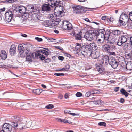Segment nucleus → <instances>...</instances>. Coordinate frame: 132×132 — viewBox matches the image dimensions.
Returning a JSON list of instances; mask_svg holds the SVG:
<instances>
[{
  "instance_id": "f257e3e1",
  "label": "nucleus",
  "mask_w": 132,
  "mask_h": 132,
  "mask_svg": "<svg viewBox=\"0 0 132 132\" xmlns=\"http://www.w3.org/2000/svg\"><path fill=\"white\" fill-rule=\"evenodd\" d=\"M11 119L13 121L11 124H4L1 132H19L20 130L23 129L24 124L23 122L22 118L14 116H12Z\"/></svg>"
},
{
  "instance_id": "f03ea898",
  "label": "nucleus",
  "mask_w": 132,
  "mask_h": 132,
  "mask_svg": "<svg viewBox=\"0 0 132 132\" xmlns=\"http://www.w3.org/2000/svg\"><path fill=\"white\" fill-rule=\"evenodd\" d=\"M60 0H49L48 3L52 7H55L58 9L55 12V14L58 17H61L64 15V5L61 3Z\"/></svg>"
},
{
  "instance_id": "7ed1b4c3",
  "label": "nucleus",
  "mask_w": 132,
  "mask_h": 132,
  "mask_svg": "<svg viewBox=\"0 0 132 132\" xmlns=\"http://www.w3.org/2000/svg\"><path fill=\"white\" fill-rule=\"evenodd\" d=\"M81 52L84 57H86L91 55L92 51L89 44L87 43V45L82 46Z\"/></svg>"
},
{
  "instance_id": "20e7f679",
  "label": "nucleus",
  "mask_w": 132,
  "mask_h": 132,
  "mask_svg": "<svg viewBox=\"0 0 132 132\" xmlns=\"http://www.w3.org/2000/svg\"><path fill=\"white\" fill-rule=\"evenodd\" d=\"M72 8L73 9V13L77 14H82L88 10H91L89 9H92L76 5L72 6Z\"/></svg>"
},
{
  "instance_id": "39448f33",
  "label": "nucleus",
  "mask_w": 132,
  "mask_h": 132,
  "mask_svg": "<svg viewBox=\"0 0 132 132\" xmlns=\"http://www.w3.org/2000/svg\"><path fill=\"white\" fill-rule=\"evenodd\" d=\"M129 17L128 16L123 13L120 15L119 20V23L121 25H123L125 23H127L129 20Z\"/></svg>"
},
{
  "instance_id": "423d86ee",
  "label": "nucleus",
  "mask_w": 132,
  "mask_h": 132,
  "mask_svg": "<svg viewBox=\"0 0 132 132\" xmlns=\"http://www.w3.org/2000/svg\"><path fill=\"white\" fill-rule=\"evenodd\" d=\"M62 23L61 27L63 29L70 30L72 29V26L68 21H63Z\"/></svg>"
},
{
  "instance_id": "0eeeda50",
  "label": "nucleus",
  "mask_w": 132,
  "mask_h": 132,
  "mask_svg": "<svg viewBox=\"0 0 132 132\" xmlns=\"http://www.w3.org/2000/svg\"><path fill=\"white\" fill-rule=\"evenodd\" d=\"M27 11H28V12H25L23 13V17L24 19H26L28 18L29 16V13H32L34 12V7L33 6H29L28 7V8L27 9Z\"/></svg>"
},
{
  "instance_id": "6e6552de",
  "label": "nucleus",
  "mask_w": 132,
  "mask_h": 132,
  "mask_svg": "<svg viewBox=\"0 0 132 132\" xmlns=\"http://www.w3.org/2000/svg\"><path fill=\"white\" fill-rule=\"evenodd\" d=\"M126 36H127L126 35H123L119 37L117 44L118 45L120 46L127 41Z\"/></svg>"
},
{
  "instance_id": "1a4fd4ad",
  "label": "nucleus",
  "mask_w": 132,
  "mask_h": 132,
  "mask_svg": "<svg viewBox=\"0 0 132 132\" xmlns=\"http://www.w3.org/2000/svg\"><path fill=\"white\" fill-rule=\"evenodd\" d=\"M115 47L114 45H105L103 46L104 50L108 53L115 50Z\"/></svg>"
},
{
  "instance_id": "9d476101",
  "label": "nucleus",
  "mask_w": 132,
  "mask_h": 132,
  "mask_svg": "<svg viewBox=\"0 0 132 132\" xmlns=\"http://www.w3.org/2000/svg\"><path fill=\"white\" fill-rule=\"evenodd\" d=\"M109 64L112 67L115 69L117 68L118 65V63L116 60L114 59H112L109 62Z\"/></svg>"
},
{
  "instance_id": "9b49d317",
  "label": "nucleus",
  "mask_w": 132,
  "mask_h": 132,
  "mask_svg": "<svg viewBox=\"0 0 132 132\" xmlns=\"http://www.w3.org/2000/svg\"><path fill=\"white\" fill-rule=\"evenodd\" d=\"M71 34L74 36L76 40H79L81 39L82 35V32H81L80 31L77 33H76L75 32H72Z\"/></svg>"
},
{
  "instance_id": "f8f14e48",
  "label": "nucleus",
  "mask_w": 132,
  "mask_h": 132,
  "mask_svg": "<svg viewBox=\"0 0 132 132\" xmlns=\"http://www.w3.org/2000/svg\"><path fill=\"white\" fill-rule=\"evenodd\" d=\"M50 6L48 3L47 4H44L41 6L42 10L43 11L47 12L50 11L51 10Z\"/></svg>"
},
{
  "instance_id": "ddd939ff",
  "label": "nucleus",
  "mask_w": 132,
  "mask_h": 132,
  "mask_svg": "<svg viewBox=\"0 0 132 132\" xmlns=\"http://www.w3.org/2000/svg\"><path fill=\"white\" fill-rule=\"evenodd\" d=\"M84 38L88 41H91L93 40L94 38L93 35L91 34L89 31L86 32L84 36Z\"/></svg>"
},
{
  "instance_id": "4468645a",
  "label": "nucleus",
  "mask_w": 132,
  "mask_h": 132,
  "mask_svg": "<svg viewBox=\"0 0 132 132\" xmlns=\"http://www.w3.org/2000/svg\"><path fill=\"white\" fill-rule=\"evenodd\" d=\"M16 47L15 44H12L10 46V48L9 52L10 55L14 56L16 53Z\"/></svg>"
},
{
  "instance_id": "2eb2a0df",
  "label": "nucleus",
  "mask_w": 132,
  "mask_h": 132,
  "mask_svg": "<svg viewBox=\"0 0 132 132\" xmlns=\"http://www.w3.org/2000/svg\"><path fill=\"white\" fill-rule=\"evenodd\" d=\"M95 66L97 70L100 73L104 74L105 73L104 69L102 66H100L98 64L96 63Z\"/></svg>"
},
{
  "instance_id": "dca6fc26",
  "label": "nucleus",
  "mask_w": 132,
  "mask_h": 132,
  "mask_svg": "<svg viewBox=\"0 0 132 132\" xmlns=\"http://www.w3.org/2000/svg\"><path fill=\"white\" fill-rule=\"evenodd\" d=\"M111 33L116 37L120 36L121 35L122 31H120L119 30L114 29L111 30Z\"/></svg>"
},
{
  "instance_id": "f3484780",
  "label": "nucleus",
  "mask_w": 132,
  "mask_h": 132,
  "mask_svg": "<svg viewBox=\"0 0 132 132\" xmlns=\"http://www.w3.org/2000/svg\"><path fill=\"white\" fill-rule=\"evenodd\" d=\"M105 29L104 28L101 29H98V34L97 37L98 38L103 37L104 38Z\"/></svg>"
},
{
  "instance_id": "a211bd4d",
  "label": "nucleus",
  "mask_w": 132,
  "mask_h": 132,
  "mask_svg": "<svg viewBox=\"0 0 132 132\" xmlns=\"http://www.w3.org/2000/svg\"><path fill=\"white\" fill-rule=\"evenodd\" d=\"M7 54L6 51L4 50H2L1 51L0 57L2 60H5L7 58Z\"/></svg>"
},
{
  "instance_id": "6ab92c4d",
  "label": "nucleus",
  "mask_w": 132,
  "mask_h": 132,
  "mask_svg": "<svg viewBox=\"0 0 132 132\" xmlns=\"http://www.w3.org/2000/svg\"><path fill=\"white\" fill-rule=\"evenodd\" d=\"M26 8L23 6L19 7V9L17 10L16 11L17 12H19L21 13H23L26 12Z\"/></svg>"
},
{
  "instance_id": "aec40b11",
  "label": "nucleus",
  "mask_w": 132,
  "mask_h": 132,
  "mask_svg": "<svg viewBox=\"0 0 132 132\" xmlns=\"http://www.w3.org/2000/svg\"><path fill=\"white\" fill-rule=\"evenodd\" d=\"M24 49L22 44H19L18 45L19 52L20 55L23 54L24 51Z\"/></svg>"
},
{
  "instance_id": "412c9836",
  "label": "nucleus",
  "mask_w": 132,
  "mask_h": 132,
  "mask_svg": "<svg viewBox=\"0 0 132 132\" xmlns=\"http://www.w3.org/2000/svg\"><path fill=\"white\" fill-rule=\"evenodd\" d=\"M39 18L38 14L36 13L33 14L31 16L32 20L35 21H37L39 20Z\"/></svg>"
},
{
  "instance_id": "4be33fe9",
  "label": "nucleus",
  "mask_w": 132,
  "mask_h": 132,
  "mask_svg": "<svg viewBox=\"0 0 132 132\" xmlns=\"http://www.w3.org/2000/svg\"><path fill=\"white\" fill-rule=\"evenodd\" d=\"M102 64H106L109 62V57L107 55H105L102 58Z\"/></svg>"
},
{
  "instance_id": "5701e85b",
  "label": "nucleus",
  "mask_w": 132,
  "mask_h": 132,
  "mask_svg": "<svg viewBox=\"0 0 132 132\" xmlns=\"http://www.w3.org/2000/svg\"><path fill=\"white\" fill-rule=\"evenodd\" d=\"M89 32L90 34H92V35H93L94 38L95 36H97V37L98 34V29L97 30L96 29H94L93 30H90L89 31Z\"/></svg>"
},
{
  "instance_id": "b1692460",
  "label": "nucleus",
  "mask_w": 132,
  "mask_h": 132,
  "mask_svg": "<svg viewBox=\"0 0 132 132\" xmlns=\"http://www.w3.org/2000/svg\"><path fill=\"white\" fill-rule=\"evenodd\" d=\"M126 68L128 70H132V62L131 61L128 62L126 64Z\"/></svg>"
},
{
  "instance_id": "393cba45",
  "label": "nucleus",
  "mask_w": 132,
  "mask_h": 132,
  "mask_svg": "<svg viewBox=\"0 0 132 132\" xmlns=\"http://www.w3.org/2000/svg\"><path fill=\"white\" fill-rule=\"evenodd\" d=\"M92 51L93 50H95L97 49L98 47L94 43H91L89 44Z\"/></svg>"
},
{
  "instance_id": "a878e982",
  "label": "nucleus",
  "mask_w": 132,
  "mask_h": 132,
  "mask_svg": "<svg viewBox=\"0 0 132 132\" xmlns=\"http://www.w3.org/2000/svg\"><path fill=\"white\" fill-rule=\"evenodd\" d=\"M121 94L123 95H124L126 97L128 96L129 94L125 90L124 88H122L120 90Z\"/></svg>"
},
{
  "instance_id": "bb28decb",
  "label": "nucleus",
  "mask_w": 132,
  "mask_h": 132,
  "mask_svg": "<svg viewBox=\"0 0 132 132\" xmlns=\"http://www.w3.org/2000/svg\"><path fill=\"white\" fill-rule=\"evenodd\" d=\"M42 90L41 89H37L33 90L32 91L33 93L36 95H39L42 91Z\"/></svg>"
},
{
  "instance_id": "cd10ccee",
  "label": "nucleus",
  "mask_w": 132,
  "mask_h": 132,
  "mask_svg": "<svg viewBox=\"0 0 132 132\" xmlns=\"http://www.w3.org/2000/svg\"><path fill=\"white\" fill-rule=\"evenodd\" d=\"M75 48L77 52L81 51V49L82 46H81V44L79 43H76Z\"/></svg>"
},
{
  "instance_id": "c85d7f7f",
  "label": "nucleus",
  "mask_w": 132,
  "mask_h": 132,
  "mask_svg": "<svg viewBox=\"0 0 132 132\" xmlns=\"http://www.w3.org/2000/svg\"><path fill=\"white\" fill-rule=\"evenodd\" d=\"M59 23V22L58 21H57L56 20H51L50 23V24L49 26H54Z\"/></svg>"
},
{
  "instance_id": "c756f323",
  "label": "nucleus",
  "mask_w": 132,
  "mask_h": 132,
  "mask_svg": "<svg viewBox=\"0 0 132 132\" xmlns=\"http://www.w3.org/2000/svg\"><path fill=\"white\" fill-rule=\"evenodd\" d=\"M26 60L28 61H31L32 59V56L30 55V54L29 53H26Z\"/></svg>"
},
{
  "instance_id": "7c9ffc66",
  "label": "nucleus",
  "mask_w": 132,
  "mask_h": 132,
  "mask_svg": "<svg viewBox=\"0 0 132 132\" xmlns=\"http://www.w3.org/2000/svg\"><path fill=\"white\" fill-rule=\"evenodd\" d=\"M102 101L101 100H98L93 101L94 103L96 105H101L102 104Z\"/></svg>"
},
{
  "instance_id": "2f4dec72",
  "label": "nucleus",
  "mask_w": 132,
  "mask_h": 132,
  "mask_svg": "<svg viewBox=\"0 0 132 132\" xmlns=\"http://www.w3.org/2000/svg\"><path fill=\"white\" fill-rule=\"evenodd\" d=\"M4 20L7 22H9L11 20L12 17L4 15Z\"/></svg>"
},
{
  "instance_id": "473e14b6",
  "label": "nucleus",
  "mask_w": 132,
  "mask_h": 132,
  "mask_svg": "<svg viewBox=\"0 0 132 132\" xmlns=\"http://www.w3.org/2000/svg\"><path fill=\"white\" fill-rule=\"evenodd\" d=\"M55 12V14H50L49 15V17L50 18V19L52 20H55V17L56 16L55 15H56V16L58 17L57 16H56V15L55 14V12Z\"/></svg>"
},
{
  "instance_id": "72a5a7b5",
  "label": "nucleus",
  "mask_w": 132,
  "mask_h": 132,
  "mask_svg": "<svg viewBox=\"0 0 132 132\" xmlns=\"http://www.w3.org/2000/svg\"><path fill=\"white\" fill-rule=\"evenodd\" d=\"M4 15L12 17L13 14L12 11L8 10L6 11Z\"/></svg>"
},
{
  "instance_id": "f704fd0d",
  "label": "nucleus",
  "mask_w": 132,
  "mask_h": 132,
  "mask_svg": "<svg viewBox=\"0 0 132 132\" xmlns=\"http://www.w3.org/2000/svg\"><path fill=\"white\" fill-rule=\"evenodd\" d=\"M65 113H67L70 114L73 116H79V114L78 113H71V111H70L68 110H65Z\"/></svg>"
},
{
  "instance_id": "c9c22d12",
  "label": "nucleus",
  "mask_w": 132,
  "mask_h": 132,
  "mask_svg": "<svg viewBox=\"0 0 132 132\" xmlns=\"http://www.w3.org/2000/svg\"><path fill=\"white\" fill-rule=\"evenodd\" d=\"M39 51L45 55L46 56H47L49 55L48 51L44 50H39Z\"/></svg>"
},
{
  "instance_id": "e433bc0d",
  "label": "nucleus",
  "mask_w": 132,
  "mask_h": 132,
  "mask_svg": "<svg viewBox=\"0 0 132 132\" xmlns=\"http://www.w3.org/2000/svg\"><path fill=\"white\" fill-rule=\"evenodd\" d=\"M38 52H34L32 54L31 53L30 54L32 56V58L33 59H36L38 58V56L37 55L38 54Z\"/></svg>"
},
{
  "instance_id": "4c0bfd02",
  "label": "nucleus",
  "mask_w": 132,
  "mask_h": 132,
  "mask_svg": "<svg viewBox=\"0 0 132 132\" xmlns=\"http://www.w3.org/2000/svg\"><path fill=\"white\" fill-rule=\"evenodd\" d=\"M110 34V32L109 30H106L105 31V34H104V38H108L109 37Z\"/></svg>"
},
{
  "instance_id": "58836bf2",
  "label": "nucleus",
  "mask_w": 132,
  "mask_h": 132,
  "mask_svg": "<svg viewBox=\"0 0 132 132\" xmlns=\"http://www.w3.org/2000/svg\"><path fill=\"white\" fill-rule=\"evenodd\" d=\"M91 92H92V94H99L100 93L99 90L95 89H92Z\"/></svg>"
},
{
  "instance_id": "ea45409f",
  "label": "nucleus",
  "mask_w": 132,
  "mask_h": 132,
  "mask_svg": "<svg viewBox=\"0 0 132 132\" xmlns=\"http://www.w3.org/2000/svg\"><path fill=\"white\" fill-rule=\"evenodd\" d=\"M59 121L60 122H64V123H71V122H68V120H65L64 119H59Z\"/></svg>"
},
{
  "instance_id": "a19ab883",
  "label": "nucleus",
  "mask_w": 132,
  "mask_h": 132,
  "mask_svg": "<svg viewBox=\"0 0 132 132\" xmlns=\"http://www.w3.org/2000/svg\"><path fill=\"white\" fill-rule=\"evenodd\" d=\"M38 57L40 58L41 60H44L45 59V57L44 56L41 54L39 53H38V55H37Z\"/></svg>"
},
{
  "instance_id": "79ce46f5",
  "label": "nucleus",
  "mask_w": 132,
  "mask_h": 132,
  "mask_svg": "<svg viewBox=\"0 0 132 132\" xmlns=\"http://www.w3.org/2000/svg\"><path fill=\"white\" fill-rule=\"evenodd\" d=\"M51 20H46L44 21V24L46 26H49Z\"/></svg>"
},
{
  "instance_id": "37998d69",
  "label": "nucleus",
  "mask_w": 132,
  "mask_h": 132,
  "mask_svg": "<svg viewBox=\"0 0 132 132\" xmlns=\"http://www.w3.org/2000/svg\"><path fill=\"white\" fill-rule=\"evenodd\" d=\"M118 62L122 61L124 63L125 61V58L122 56L120 57L118 59Z\"/></svg>"
},
{
  "instance_id": "c03bdc74",
  "label": "nucleus",
  "mask_w": 132,
  "mask_h": 132,
  "mask_svg": "<svg viewBox=\"0 0 132 132\" xmlns=\"http://www.w3.org/2000/svg\"><path fill=\"white\" fill-rule=\"evenodd\" d=\"M104 37H101L100 38L98 37L97 40L100 43H102L105 39Z\"/></svg>"
},
{
  "instance_id": "a18cd8bd",
  "label": "nucleus",
  "mask_w": 132,
  "mask_h": 132,
  "mask_svg": "<svg viewBox=\"0 0 132 132\" xmlns=\"http://www.w3.org/2000/svg\"><path fill=\"white\" fill-rule=\"evenodd\" d=\"M122 46H123V49L126 50V49H127L128 47L129 44L128 43H126L124 44H122Z\"/></svg>"
},
{
  "instance_id": "49530a36",
  "label": "nucleus",
  "mask_w": 132,
  "mask_h": 132,
  "mask_svg": "<svg viewBox=\"0 0 132 132\" xmlns=\"http://www.w3.org/2000/svg\"><path fill=\"white\" fill-rule=\"evenodd\" d=\"M118 65L119 64L122 67L125 66V64L126 63V62L125 61L124 63V62H123L122 61L118 62Z\"/></svg>"
},
{
  "instance_id": "de8ad7c7",
  "label": "nucleus",
  "mask_w": 132,
  "mask_h": 132,
  "mask_svg": "<svg viewBox=\"0 0 132 132\" xmlns=\"http://www.w3.org/2000/svg\"><path fill=\"white\" fill-rule=\"evenodd\" d=\"M54 106L52 104H50L46 106V108L47 109H52L54 108Z\"/></svg>"
},
{
  "instance_id": "09e8293b",
  "label": "nucleus",
  "mask_w": 132,
  "mask_h": 132,
  "mask_svg": "<svg viewBox=\"0 0 132 132\" xmlns=\"http://www.w3.org/2000/svg\"><path fill=\"white\" fill-rule=\"evenodd\" d=\"M127 59H131V56L130 53L127 54L125 55Z\"/></svg>"
},
{
  "instance_id": "8fccbe9b",
  "label": "nucleus",
  "mask_w": 132,
  "mask_h": 132,
  "mask_svg": "<svg viewBox=\"0 0 132 132\" xmlns=\"http://www.w3.org/2000/svg\"><path fill=\"white\" fill-rule=\"evenodd\" d=\"M98 125L100 126H104L105 127L106 125V123L105 122H100L98 123Z\"/></svg>"
},
{
  "instance_id": "3c124183",
  "label": "nucleus",
  "mask_w": 132,
  "mask_h": 132,
  "mask_svg": "<svg viewBox=\"0 0 132 132\" xmlns=\"http://www.w3.org/2000/svg\"><path fill=\"white\" fill-rule=\"evenodd\" d=\"M91 94V92L90 91H88L85 94V96L86 97H89Z\"/></svg>"
},
{
  "instance_id": "603ef678",
  "label": "nucleus",
  "mask_w": 132,
  "mask_h": 132,
  "mask_svg": "<svg viewBox=\"0 0 132 132\" xmlns=\"http://www.w3.org/2000/svg\"><path fill=\"white\" fill-rule=\"evenodd\" d=\"M82 93L79 92H77L76 94V96L77 97H80L82 96Z\"/></svg>"
},
{
  "instance_id": "864d4df0",
  "label": "nucleus",
  "mask_w": 132,
  "mask_h": 132,
  "mask_svg": "<svg viewBox=\"0 0 132 132\" xmlns=\"http://www.w3.org/2000/svg\"><path fill=\"white\" fill-rule=\"evenodd\" d=\"M129 19L132 21V11L129 12Z\"/></svg>"
},
{
  "instance_id": "5fc2aeb1",
  "label": "nucleus",
  "mask_w": 132,
  "mask_h": 132,
  "mask_svg": "<svg viewBox=\"0 0 132 132\" xmlns=\"http://www.w3.org/2000/svg\"><path fill=\"white\" fill-rule=\"evenodd\" d=\"M115 42V40L114 39H111V41H108V42L110 44H112L114 43Z\"/></svg>"
},
{
  "instance_id": "6e6d98bb",
  "label": "nucleus",
  "mask_w": 132,
  "mask_h": 132,
  "mask_svg": "<svg viewBox=\"0 0 132 132\" xmlns=\"http://www.w3.org/2000/svg\"><path fill=\"white\" fill-rule=\"evenodd\" d=\"M54 75L55 76H64V74L62 73H55Z\"/></svg>"
},
{
  "instance_id": "4d7b16f0",
  "label": "nucleus",
  "mask_w": 132,
  "mask_h": 132,
  "mask_svg": "<svg viewBox=\"0 0 132 132\" xmlns=\"http://www.w3.org/2000/svg\"><path fill=\"white\" fill-rule=\"evenodd\" d=\"M11 1L10 0H4L1 2V3H10V2Z\"/></svg>"
},
{
  "instance_id": "13d9d810",
  "label": "nucleus",
  "mask_w": 132,
  "mask_h": 132,
  "mask_svg": "<svg viewBox=\"0 0 132 132\" xmlns=\"http://www.w3.org/2000/svg\"><path fill=\"white\" fill-rule=\"evenodd\" d=\"M35 39L38 42H41L43 40V39L42 38H39L37 37H35Z\"/></svg>"
},
{
  "instance_id": "bf43d9fd",
  "label": "nucleus",
  "mask_w": 132,
  "mask_h": 132,
  "mask_svg": "<svg viewBox=\"0 0 132 132\" xmlns=\"http://www.w3.org/2000/svg\"><path fill=\"white\" fill-rule=\"evenodd\" d=\"M50 61V58H48L46 59L44 61V62L45 63H49Z\"/></svg>"
},
{
  "instance_id": "052dcab7",
  "label": "nucleus",
  "mask_w": 132,
  "mask_h": 132,
  "mask_svg": "<svg viewBox=\"0 0 132 132\" xmlns=\"http://www.w3.org/2000/svg\"><path fill=\"white\" fill-rule=\"evenodd\" d=\"M70 65L69 64H67L65 65V71H68L70 68Z\"/></svg>"
},
{
  "instance_id": "680f3d73",
  "label": "nucleus",
  "mask_w": 132,
  "mask_h": 132,
  "mask_svg": "<svg viewBox=\"0 0 132 132\" xmlns=\"http://www.w3.org/2000/svg\"><path fill=\"white\" fill-rule=\"evenodd\" d=\"M58 58L59 60L61 61H63L64 59V58L63 56H59Z\"/></svg>"
},
{
  "instance_id": "e2e57ef3",
  "label": "nucleus",
  "mask_w": 132,
  "mask_h": 132,
  "mask_svg": "<svg viewBox=\"0 0 132 132\" xmlns=\"http://www.w3.org/2000/svg\"><path fill=\"white\" fill-rule=\"evenodd\" d=\"M55 48L56 49H59L61 50H63V49L60 46H55Z\"/></svg>"
},
{
  "instance_id": "0e129e2a",
  "label": "nucleus",
  "mask_w": 132,
  "mask_h": 132,
  "mask_svg": "<svg viewBox=\"0 0 132 132\" xmlns=\"http://www.w3.org/2000/svg\"><path fill=\"white\" fill-rule=\"evenodd\" d=\"M101 19L103 20H105L107 18V16H101Z\"/></svg>"
},
{
  "instance_id": "69168bd1",
  "label": "nucleus",
  "mask_w": 132,
  "mask_h": 132,
  "mask_svg": "<svg viewBox=\"0 0 132 132\" xmlns=\"http://www.w3.org/2000/svg\"><path fill=\"white\" fill-rule=\"evenodd\" d=\"M64 54L66 56L69 58H70L72 56L70 54L67 53H65Z\"/></svg>"
},
{
  "instance_id": "338daca9",
  "label": "nucleus",
  "mask_w": 132,
  "mask_h": 132,
  "mask_svg": "<svg viewBox=\"0 0 132 132\" xmlns=\"http://www.w3.org/2000/svg\"><path fill=\"white\" fill-rule=\"evenodd\" d=\"M125 102V100L123 98H121L120 101V102L121 103H123Z\"/></svg>"
},
{
  "instance_id": "774afa93",
  "label": "nucleus",
  "mask_w": 132,
  "mask_h": 132,
  "mask_svg": "<svg viewBox=\"0 0 132 132\" xmlns=\"http://www.w3.org/2000/svg\"><path fill=\"white\" fill-rule=\"evenodd\" d=\"M108 53H109L111 55H115V53L114 52L111 51L109 52Z\"/></svg>"
}]
</instances>
